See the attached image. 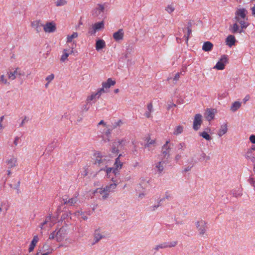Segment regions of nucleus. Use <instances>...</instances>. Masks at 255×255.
Wrapping results in <instances>:
<instances>
[{
    "instance_id": "nucleus-15",
    "label": "nucleus",
    "mask_w": 255,
    "mask_h": 255,
    "mask_svg": "<svg viewBox=\"0 0 255 255\" xmlns=\"http://www.w3.org/2000/svg\"><path fill=\"white\" fill-rule=\"evenodd\" d=\"M31 26L34 28L37 33L41 31L43 25L41 22L40 20H35L31 22Z\"/></svg>"
},
{
    "instance_id": "nucleus-37",
    "label": "nucleus",
    "mask_w": 255,
    "mask_h": 255,
    "mask_svg": "<svg viewBox=\"0 0 255 255\" xmlns=\"http://www.w3.org/2000/svg\"><path fill=\"white\" fill-rule=\"evenodd\" d=\"M236 20L240 23L242 28H246L248 25L244 20H242L238 17H237Z\"/></svg>"
},
{
    "instance_id": "nucleus-21",
    "label": "nucleus",
    "mask_w": 255,
    "mask_h": 255,
    "mask_svg": "<svg viewBox=\"0 0 255 255\" xmlns=\"http://www.w3.org/2000/svg\"><path fill=\"white\" fill-rule=\"evenodd\" d=\"M229 30L232 33L234 34L238 32L241 33L242 32V28H240L239 25L237 23L230 25Z\"/></svg>"
},
{
    "instance_id": "nucleus-24",
    "label": "nucleus",
    "mask_w": 255,
    "mask_h": 255,
    "mask_svg": "<svg viewBox=\"0 0 255 255\" xmlns=\"http://www.w3.org/2000/svg\"><path fill=\"white\" fill-rule=\"evenodd\" d=\"M116 82L115 81L112 80L111 78H108L107 82L102 83V88L101 89L105 90L104 89H109L111 86H114Z\"/></svg>"
},
{
    "instance_id": "nucleus-63",
    "label": "nucleus",
    "mask_w": 255,
    "mask_h": 255,
    "mask_svg": "<svg viewBox=\"0 0 255 255\" xmlns=\"http://www.w3.org/2000/svg\"><path fill=\"white\" fill-rule=\"evenodd\" d=\"M192 168V166H188L187 167H186V168H184V169L183 170V172H187L189 171H190Z\"/></svg>"
},
{
    "instance_id": "nucleus-19",
    "label": "nucleus",
    "mask_w": 255,
    "mask_h": 255,
    "mask_svg": "<svg viewBox=\"0 0 255 255\" xmlns=\"http://www.w3.org/2000/svg\"><path fill=\"white\" fill-rule=\"evenodd\" d=\"M78 195L75 194L74 197L70 198V199H67V198H63V202L64 204H69L71 206L74 205L75 204H76L78 201Z\"/></svg>"
},
{
    "instance_id": "nucleus-1",
    "label": "nucleus",
    "mask_w": 255,
    "mask_h": 255,
    "mask_svg": "<svg viewBox=\"0 0 255 255\" xmlns=\"http://www.w3.org/2000/svg\"><path fill=\"white\" fill-rule=\"evenodd\" d=\"M93 159L94 160V164L100 167V170L104 169L105 167L108 165L110 161L106 156H103L99 151H96L94 153Z\"/></svg>"
},
{
    "instance_id": "nucleus-9",
    "label": "nucleus",
    "mask_w": 255,
    "mask_h": 255,
    "mask_svg": "<svg viewBox=\"0 0 255 255\" xmlns=\"http://www.w3.org/2000/svg\"><path fill=\"white\" fill-rule=\"evenodd\" d=\"M104 9L105 7L104 5L100 4H98L97 7H95L92 11L93 16L94 17H98L99 18H101L100 16H102V14L104 12Z\"/></svg>"
},
{
    "instance_id": "nucleus-31",
    "label": "nucleus",
    "mask_w": 255,
    "mask_h": 255,
    "mask_svg": "<svg viewBox=\"0 0 255 255\" xmlns=\"http://www.w3.org/2000/svg\"><path fill=\"white\" fill-rule=\"evenodd\" d=\"M167 248V246L166 245V243L165 242L162 243L159 245H157L155 246L152 249V251H154V254L156 253L157 251H158L159 249H165Z\"/></svg>"
},
{
    "instance_id": "nucleus-34",
    "label": "nucleus",
    "mask_w": 255,
    "mask_h": 255,
    "mask_svg": "<svg viewBox=\"0 0 255 255\" xmlns=\"http://www.w3.org/2000/svg\"><path fill=\"white\" fill-rule=\"evenodd\" d=\"M78 34L76 32H73L71 35H68L67 37V42L70 43L72 41L73 39L78 37Z\"/></svg>"
},
{
    "instance_id": "nucleus-25",
    "label": "nucleus",
    "mask_w": 255,
    "mask_h": 255,
    "mask_svg": "<svg viewBox=\"0 0 255 255\" xmlns=\"http://www.w3.org/2000/svg\"><path fill=\"white\" fill-rule=\"evenodd\" d=\"M227 131H228L227 124V123L224 124L223 125L221 126L218 132V135L220 137H221L224 134L226 133Z\"/></svg>"
},
{
    "instance_id": "nucleus-20",
    "label": "nucleus",
    "mask_w": 255,
    "mask_h": 255,
    "mask_svg": "<svg viewBox=\"0 0 255 255\" xmlns=\"http://www.w3.org/2000/svg\"><path fill=\"white\" fill-rule=\"evenodd\" d=\"M216 111L214 109H208L205 113V117L209 121L212 120L215 117Z\"/></svg>"
},
{
    "instance_id": "nucleus-53",
    "label": "nucleus",
    "mask_w": 255,
    "mask_h": 255,
    "mask_svg": "<svg viewBox=\"0 0 255 255\" xmlns=\"http://www.w3.org/2000/svg\"><path fill=\"white\" fill-rule=\"evenodd\" d=\"M248 181L251 185L255 187V180L254 178L250 177L248 180Z\"/></svg>"
},
{
    "instance_id": "nucleus-48",
    "label": "nucleus",
    "mask_w": 255,
    "mask_h": 255,
    "mask_svg": "<svg viewBox=\"0 0 255 255\" xmlns=\"http://www.w3.org/2000/svg\"><path fill=\"white\" fill-rule=\"evenodd\" d=\"M0 82L4 84H9V83L7 82V79L5 78V76L3 75L0 77Z\"/></svg>"
},
{
    "instance_id": "nucleus-29",
    "label": "nucleus",
    "mask_w": 255,
    "mask_h": 255,
    "mask_svg": "<svg viewBox=\"0 0 255 255\" xmlns=\"http://www.w3.org/2000/svg\"><path fill=\"white\" fill-rule=\"evenodd\" d=\"M116 187L117 184L114 183L106 186L105 187H104V188L106 190V191L107 192V193L109 195V193L110 192H112L114 191Z\"/></svg>"
},
{
    "instance_id": "nucleus-26",
    "label": "nucleus",
    "mask_w": 255,
    "mask_h": 255,
    "mask_svg": "<svg viewBox=\"0 0 255 255\" xmlns=\"http://www.w3.org/2000/svg\"><path fill=\"white\" fill-rule=\"evenodd\" d=\"M213 44L210 41L205 42L202 46V49L204 51L208 52L212 50Z\"/></svg>"
},
{
    "instance_id": "nucleus-2",
    "label": "nucleus",
    "mask_w": 255,
    "mask_h": 255,
    "mask_svg": "<svg viewBox=\"0 0 255 255\" xmlns=\"http://www.w3.org/2000/svg\"><path fill=\"white\" fill-rule=\"evenodd\" d=\"M67 234V232L66 228L62 227L51 233L49 235V239L55 240L57 242H60L64 240Z\"/></svg>"
},
{
    "instance_id": "nucleus-32",
    "label": "nucleus",
    "mask_w": 255,
    "mask_h": 255,
    "mask_svg": "<svg viewBox=\"0 0 255 255\" xmlns=\"http://www.w3.org/2000/svg\"><path fill=\"white\" fill-rule=\"evenodd\" d=\"M18 69V68H16L13 72H8V78L11 80H14L17 75Z\"/></svg>"
},
{
    "instance_id": "nucleus-8",
    "label": "nucleus",
    "mask_w": 255,
    "mask_h": 255,
    "mask_svg": "<svg viewBox=\"0 0 255 255\" xmlns=\"http://www.w3.org/2000/svg\"><path fill=\"white\" fill-rule=\"evenodd\" d=\"M202 116L201 115L199 114L195 115L193 121V128L194 130H197L200 128L202 123Z\"/></svg>"
},
{
    "instance_id": "nucleus-35",
    "label": "nucleus",
    "mask_w": 255,
    "mask_h": 255,
    "mask_svg": "<svg viewBox=\"0 0 255 255\" xmlns=\"http://www.w3.org/2000/svg\"><path fill=\"white\" fill-rule=\"evenodd\" d=\"M183 131V127L181 126H177L173 132V134L174 135H178L181 133Z\"/></svg>"
},
{
    "instance_id": "nucleus-64",
    "label": "nucleus",
    "mask_w": 255,
    "mask_h": 255,
    "mask_svg": "<svg viewBox=\"0 0 255 255\" xmlns=\"http://www.w3.org/2000/svg\"><path fill=\"white\" fill-rule=\"evenodd\" d=\"M252 14L255 17V5L251 8Z\"/></svg>"
},
{
    "instance_id": "nucleus-61",
    "label": "nucleus",
    "mask_w": 255,
    "mask_h": 255,
    "mask_svg": "<svg viewBox=\"0 0 255 255\" xmlns=\"http://www.w3.org/2000/svg\"><path fill=\"white\" fill-rule=\"evenodd\" d=\"M179 77H180V73H177L175 74V76L174 77L173 80L176 82V81H177L179 80Z\"/></svg>"
},
{
    "instance_id": "nucleus-22",
    "label": "nucleus",
    "mask_w": 255,
    "mask_h": 255,
    "mask_svg": "<svg viewBox=\"0 0 255 255\" xmlns=\"http://www.w3.org/2000/svg\"><path fill=\"white\" fill-rule=\"evenodd\" d=\"M236 41L235 37L234 35H229L226 39V45L229 46L230 47H231L235 45Z\"/></svg>"
},
{
    "instance_id": "nucleus-23",
    "label": "nucleus",
    "mask_w": 255,
    "mask_h": 255,
    "mask_svg": "<svg viewBox=\"0 0 255 255\" xmlns=\"http://www.w3.org/2000/svg\"><path fill=\"white\" fill-rule=\"evenodd\" d=\"M246 13L247 10L245 8L239 9L236 12L235 18L238 17L240 19H244L246 18Z\"/></svg>"
},
{
    "instance_id": "nucleus-27",
    "label": "nucleus",
    "mask_w": 255,
    "mask_h": 255,
    "mask_svg": "<svg viewBox=\"0 0 255 255\" xmlns=\"http://www.w3.org/2000/svg\"><path fill=\"white\" fill-rule=\"evenodd\" d=\"M6 163L8 165V168H12L17 164V158L14 156H12L10 159L6 161Z\"/></svg>"
},
{
    "instance_id": "nucleus-62",
    "label": "nucleus",
    "mask_w": 255,
    "mask_h": 255,
    "mask_svg": "<svg viewBox=\"0 0 255 255\" xmlns=\"http://www.w3.org/2000/svg\"><path fill=\"white\" fill-rule=\"evenodd\" d=\"M35 247V245H32V244L31 243H30V244L29 245V249H28L29 252H32L34 250Z\"/></svg>"
},
{
    "instance_id": "nucleus-56",
    "label": "nucleus",
    "mask_w": 255,
    "mask_h": 255,
    "mask_svg": "<svg viewBox=\"0 0 255 255\" xmlns=\"http://www.w3.org/2000/svg\"><path fill=\"white\" fill-rule=\"evenodd\" d=\"M147 111H149V113H151L153 112V106L152 103H149L147 106Z\"/></svg>"
},
{
    "instance_id": "nucleus-40",
    "label": "nucleus",
    "mask_w": 255,
    "mask_h": 255,
    "mask_svg": "<svg viewBox=\"0 0 255 255\" xmlns=\"http://www.w3.org/2000/svg\"><path fill=\"white\" fill-rule=\"evenodd\" d=\"M232 194L235 197H240L242 195V191L240 189H238V190H234L232 191Z\"/></svg>"
},
{
    "instance_id": "nucleus-4",
    "label": "nucleus",
    "mask_w": 255,
    "mask_h": 255,
    "mask_svg": "<svg viewBox=\"0 0 255 255\" xmlns=\"http://www.w3.org/2000/svg\"><path fill=\"white\" fill-rule=\"evenodd\" d=\"M105 92L103 89H100L96 93H93L91 95L88 96L86 101L90 105H92L93 103H95L97 99H99L101 95Z\"/></svg>"
},
{
    "instance_id": "nucleus-59",
    "label": "nucleus",
    "mask_w": 255,
    "mask_h": 255,
    "mask_svg": "<svg viewBox=\"0 0 255 255\" xmlns=\"http://www.w3.org/2000/svg\"><path fill=\"white\" fill-rule=\"evenodd\" d=\"M250 96L249 95H246L243 100L244 103L245 104L247 101H248L250 100Z\"/></svg>"
},
{
    "instance_id": "nucleus-7",
    "label": "nucleus",
    "mask_w": 255,
    "mask_h": 255,
    "mask_svg": "<svg viewBox=\"0 0 255 255\" xmlns=\"http://www.w3.org/2000/svg\"><path fill=\"white\" fill-rule=\"evenodd\" d=\"M104 28V23L103 21L97 22L94 24L92 27L89 29L88 33L90 35H94L97 31Z\"/></svg>"
},
{
    "instance_id": "nucleus-36",
    "label": "nucleus",
    "mask_w": 255,
    "mask_h": 255,
    "mask_svg": "<svg viewBox=\"0 0 255 255\" xmlns=\"http://www.w3.org/2000/svg\"><path fill=\"white\" fill-rule=\"evenodd\" d=\"M74 215L77 217H80L81 216V218L84 220H87L88 219V218L86 216L84 215V213L83 212L81 211H78L74 213Z\"/></svg>"
},
{
    "instance_id": "nucleus-16",
    "label": "nucleus",
    "mask_w": 255,
    "mask_h": 255,
    "mask_svg": "<svg viewBox=\"0 0 255 255\" xmlns=\"http://www.w3.org/2000/svg\"><path fill=\"white\" fill-rule=\"evenodd\" d=\"M166 164V161L163 160L155 163V167L156 168L158 173H162L164 169V167Z\"/></svg>"
},
{
    "instance_id": "nucleus-12",
    "label": "nucleus",
    "mask_w": 255,
    "mask_h": 255,
    "mask_svg": "<svg viewBox=\"0 0 255 255\" xmlns=\"http://www.w3.org/2000/svg\"><path fill=\"white\" fill-rule=\"evenodd\" d=\"M122 156V154H120L116 159L115 162V168H108L107 169V172L109 173V172H111L112 170L113 171V172H115V174H116V170H118V169H120L122 168L123 165V163L120 160V157Z\"/></svg>"
},
{
    "instance_id": "nucleus-11",
    "label": "nucleus",
    "mask_w": 255,
    "mask_h": 255,
    "mask_svg": "<svg viewBox=\"0 0 255 255\" xmlns=\"http://www.w3.org/2000/svg\"><path fill=\"white\" fill-rule=\"evenodd\" d=\"M125 144V140H117L115 141L112 147V152L113 153H116L118 152L119 149L122 148Z\"/></svg>"
},
{
    "instance_id": "nucleus-49",
    "label": "nucleus",
    "mask_w": 255,
    "mask_h": 255,
    "mask_svg": "<svg viewBox=\"0 0 255 255\" xmlns=\"http://www.w3.org/2000/svg\"><path fill=\"white\" fill-rule=\"evenodd\" d=\"M187 35H185L184 37H185L186 41L187 42L188 41V39H189V36L191 33V29L189 26L187 28Z\"/></svg>"
},
{
    "instance_id": "nucleus-39",
    "label": "nucleus",
    "mask_w": 255,
    "mask_h": 255,
    "mask_svg": "<svg viewBox=\"0 0 255 255\" xmlns=\"http://www.w3.org/2000/svg\"><path fill=\"white\" fill-rule=\"evenodd\" d=\"M210 156L206 155L205 153L202 152L201 154V157L199 158V160L200 161H207L210 160Z\"/></svg>"
},
{
    "instance_id": "nucleus-17",
    "label": "nucleus",
    "mask_w": 255,
    "mask_h": 255,
    "mask_svg": "<svg viewBox=\"0 0 255 255\" xmlns=\"http://www.w3.org/2000/svg\"><path fill=\"white\" fill-rule=\"evenodd\" d=\"M73 52V48L70 47L68 49H64L63 54L62 55L60 60L61 62L65 61L69 55Z\"/></svg>"
},
{
    "instance_id": "nucleus-18",
    "label": "nucleus",
    "mask_w": 255,
    "mask_h": 255,
    "mask_svg": "<svg viewBox=\"0 0 255 255\" xmlns=\"http://www.w3.org/2000/svg\"><path fill=\"white\" fill-rule=\"evenodd\" d=\"M124 32L123 29H120L119 30L113 34V38L117 41L123 40L124 38Z\"/></svg>"
},
{
    "instance_id": "nucleus-55",
    "label": "nucleus",
    "mask_w": 255,
    "mask_h": 255,
    "mask_svg": "<svg viewBox=\"0 0 255 255\" xmlns=\"http://www.w3.org/2000/svg\"><path fill=\"white\" fill-rule=\"evenodd\" d=\"M171 197V194L170 193V192L169 191H166L165 193V196H164V197L163 198H164V200L166 199H170Z\"/></svg>"
},
{
    "instance_id": "nucleus-43",
    "label": "nucleus",
    "mask_w": 255,
    "mask_h": 255,
    "mask_svg": "<svg viewBox=\"0 0 255 255\" xmlns=\"http://www.w3.org/2000/svg\"><path fill=\"white\" fill-rule=\"evenodd\" d=\"M103 238V237L101 234L96 233L94 236V240L95 243H97Z\"/></svg>"
},
{
    "instance_id": "nucleus-5",
    "label": "nucleus",
    "mask_w": 255,
    "mask_h": 255,
    "mask_svg": "<svg viewBox=\"0 0 255 255\" xmlns=\"http://www.w3.org/2000/svg\"><path fill=\"white\" fill-rule=\"evenodd\" d=\"M196 226L200 235H207L206 234L207 229V223L205 221L201 220L199 221L196 222Z\"/></svg>"
},
{
    "instance_id": "nucleus-50",
    "label": "nucleus",
    "mask_w": 255,
    "mask_h": 255,
    "mask_svg": "<svg viewBox=\"0 0 255 255\" xmlns=\"http://www.w3.org/2000/svg\"><path fill=\"white\" fill-rule=\"evenodd\" d=\"M39 241V238L37 235H35L33 237V238L31 242V243L33 245H35L36 246V244Z\"/></svg>"
},
{
    "instance_id": "nucleus-47",
    "label": "nucleus",
    "mask_w": 255,
    "mask_h": 255,
    "mask_svg": "<svg viewBox=\"0 0 255 255\" xmlns=\"http://www.w3.org/2000/svg\"><path fill=\"white\" fill-rule=\"evenodd\" d=\"M186 148V144L184 142H181L177 145L178 150H184Z\"/></svg>"
},
{
    "instance_id": "nucleus-45",
    "label": "nucleus",
    "mask_w": 255,
    "mask_h": 255,
    "mask_svg": "<svg viewBox=\"0 0 255 255\" xmlns=\"http://www.w3.org/2000/svg\"><path fill=\"white\" fill-rule=\"evenodd\" d=\"M91 105H90V103H88L86 101V104H84L82 107V110L83 111H87Z\"/></svg>"
},
{
    "instance_id": "nucleus-51",
    "label": "nucleus",
    "mask_w": 255,
    "mask_h": 255,
    "mask_svg": "<svg viewBox=\"0 0 255 255\" xmlns=\"http://www.w3.org/2000/svg\"><path fill=\"white\" fill-rule=\"evenodd\" d=\"M121 123V120H119L118 122L114 123V124H113V125L112 126V129L115 128L117 127L120 126Z\"/></svg>"
},
{
    "instance_id": "nucleus-3",
    "label": "nucleus",
    "mask_w": 255,
    "mask_h": 255,
    "mask_svg": "<svg viewBox=\"0 0 255 255\" xmlns=\"http://www.w3.org/2000/svg\"><path fill=\"white\" fill-rule=\"evenodd\" d=\"M55 223V220L54 217H52L51 214L46 216L45 220L39 225V227L41 229L40 233L42 234V231L49 230Z\"/></svg>"
},
{
    "instance_id": "nucleus-44",
    "label": "nucleus",
    "mask_w": 255,
    "mask_h": 255,
    "mask_svg": "<svg viewBox=\"0 0 255 255\" xmlns=\"http://www.w3.org/2000/svg\"><path fill=\"white\" fill-rule=\"evenodd\" d=\"M175 9L174 6L172 4L168 5L166 7L165 10L169 13H172Z\"/></svg>"
},
{
    "instance_id": "nucleus-57",
    "label": "nucleus",
    "mask_w": 255,
    "mask_h": 255,
    "mask_svg": "<svg viewBox=\"0 0 255 255\" xmlns=\"http://www.w3.org/2000/svg\"><path fill=\"white\" fill-rule=\"evenodd\" d=\"M252 153L251 150L250 149L248 152H247L246 154V157L247 159H249L252 156Z\"/></svg>"
},
{
    "instance_id": "nucleus-42",
    "label": "nucleus",
    "mask_w": 255,
    "mask_h": 255,
    "mask_svg": "<svg viewBox=\"0 0 255 255\" xmlns=\"http://www.w3.org/2000/svg\"><path fill=\"white\" fill-rule=\"evenodd\" d=\"M155 143V141L154 139H151L149 138L147 140L146 143L145 144V147H149V146L151 145H154Z\"/></svg>"
},
{
    "instance_id": "nucleus-28",
    "label": "nucleus",
    "mask_w": 255,
    "mask_h": 255,
    "mask_svg": "<svg viewBox=\"0 0 255 255\" xmlns=\"http://www.w3.org/2000/svg\"><path fill=\"white\" fill-rule=\"evenodd\" d=\"M105 42L102 39L98 40L96 43V49L97 51L103 48L105 46Z\"/></svg>"
},
{
    "instance_id": "nucleus-46",
    "label": "nucleus",
    "mask_w": 255,
    "mask_h": 255,
    "mask_svg": "<svg viewBox=\"0 0 255 255\" xmlns=\"http://www.w3.org/2000/svg\"><path fill=\"white\" fill-rule=\"evenodd\" d=\"M167 246V248H172L175 247L177 244V241H173L170 242H165Z\"/></svg>"
},
{
    "instance_id": "nucleus-30",
    "label": "nucleus",
    "mask_w": 255,
    "mask_h": 255,
    "mask_svg": "<svg viewBox=\"0 0 255 255\" xmlns=\"http://www.w3.org/2000/svg\"><path fill=\"white\" fill-rule=\"evenodd\" d=\"M241 106V102L239 101H236L234 102L230 108V110L233 112H235L237 111Z\"/></svg>"
},
{
    "instance_id": "nucleus-54",
    "label": "nucleus",
    "mask_w": 255,
    "mask_h": 255,
    "mask_svg": "<svg viewBox=\"0 0 255 255\" xmlns=\"http://www.w3.org/2000/svg\"><path fill=\"white\" fill-rule=\"evenodd\" d=\"M54 75L53 74H51L46 78V80L47 81L48 83H49L54 79Z\"/></svg>"
},
{
    "instance_id": "nucleus-60",
    "label": "nucleus",
    "mask_w": 255,
    "mask_h": 255,
    "mask_svg": "<svg viewBox=\"0 0 255 255\" xmlns=\"http://www.w3.org/2000/svg\"><path fill=\"white\" fill-rule=\"evenodd\" d=\"M26 121H27V117H25L24 118V119L22 120V122H21V123L19 125V127H23L24 124H25V122Z\"/></svg>"
},
{
    "instance_id": "nucleus-38",
    "label": "nucleus",
    "mask_w": 255,
    "mask_h": 255,
    "mask_svg": "<svg viewBox=\"0 0 255 255\" xmlns=\"http://www.w3.org/2000/svg\"><path fill=\"white\" fill-rule=\"evenodd\" d=\"M200 135L203 137L204 138L206 139L207 140H210L211 139V137L210 135L206 132L203 131L200 133Z\"/></svg>"
},
{
    "instance_id": "nucleus-52",
    "label": "nucleus",
    "mask_w": 255,
    "mask_h": 255,
    "mask_svg": "<svg viewBox=\"0 0 255 255\" xmlns=\"http://www.w3.org/2000/svg\"><path fill=\"white\" fill-rule=\"evenodd\" d=\"M20 143V137L15 136L13 141V144L14 146H17Z\"/></svg>"
},
{
    "instance_id": "nucleus-41",
    "label": "nucleus",
    "mask_w": 255,
    "mask_h": 255,
    "mask_svg": "<svg viewBox=\"0 0 255 255\" xmlns=\"http://www.w3.org/2000/svg\"><path fill=\"white\" fill-rule=\"evenodd\" d=\"M66 3L67 1L65 0H57L55 1V4L57 6L64 5Z\"/></svg>"
},
{
    "instance_id": "nucleus-10",
    "label": "nucleus",
    "mask_w": 255,
    "mask_h": 255,
    "mask_svg": "<svg viewBox=\"0 0 255 255\" xmlns=\"http://www.w3.org/2000/svg\"><path fill=\"white\" fill-rule=\"evenodd\" d=\"M169 142V140L166 141V143L162 146V147L161 155L163 156V157L166 159H167L170 156V146L168 145Z\"/></svg>"
},
{
    "instance_id": "nucleus-14",
    "label": "nucleus",
    "mask_w": 255,
    "mask_h": 255,
    "mask_svg": "<svg viewBox=\"0 0 255 255\" xmlns=\"http://www.w3.org/2000/svg\"><path fill=\"white\" fill-rule=\"evenodd\" d=\"M93 193L94 194H99L101 196L103 200L106 199L109 196L104 188H97L93 192Z\"/></svg>"
},
{
    "instance_id": "nucleus-13",
    "label": "nucleus",
    "mask_w": 255,
    "mask_h": 255,
    "mask_svg": "<svg viewBox=\"0 0 255 255\" xmlns=\"http://www.w3.org/2000/svg\"><path fill=\"white\" fill-rule=\"evenodd\" d=\"M43 28L45 32L52 33L55 31L56 26L53 22H47L43 25Z\"/></svg>"
},
{
    "instance_id": "nucleus-6",
    "label": "nucleus",
    "mask_w": 255,
    "mask_h": 255,
    "mask_svg": "<svg viewBox=\"0 0 255 255\" xmlns=\"http://www.w3.org/2000/svg\"><path fill=\"white\" fill-rule=\"evenodd\" d=\"M228 62V56L226 55H223L219 61L216 63L214 68L219 70L224 69L225 65Z\"/></svg>"
},
{
    "instance_id": "nucleus-58",
    "label": "nucleus",
    "mask_w": 255,
    "mask_h": 255,
    "mask_svg": "<svg viewBox=\"0 0 255 255\" xmlns=\"http://www.w3.org/2000/svg\"><path fill=\"white\" fill-rule=\"evenodd\" d=\"M250 140L252 143L255 144V135L254 134L251 135L250 136Z\"/></svg>"
},
{
    "instance_id": "nucleus-33",
    "label": "nucleus",
    "mask_w": 255,
    "mask_h": 255,
    "mask_svg": "<svg viewBox=\"0 0 255 255\" xmlns=\"http://www.w3.org/2000/svg\"><path fill=\"white\" fill-rule=\"evenodd\" d=\"M164 200V198L161 199L159 201H158L157 203L153 206H150L149 208V209L150 211H155L159 206H161V202H162Z\"/></svg>"
}]
</instances>
